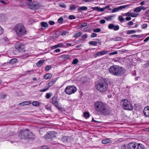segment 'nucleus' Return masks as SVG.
<instances>
[{
    "label": "nucleus",
    "mask_w": 149,
    "mask_h": 149,
    "mask_svg": "<svg viewBox=\"0 0 149 149\" xmlns=\"http://www.w3.org/2000/svg\"><path fill=\"white\" fill-rule=\"evenodd\" d=\"M94 109L97 113L104 115L109 114L110 112V107L106 104L100 101H96L93 104Z\"/></svg>",
    "instance_id": "obj_1"
},
{
    "label": "nucleus",
    "mask_w": 149,
    "mask_h": 149,
    "mask_svg": "<svg viewBox=\"0 0 149 149\" xmlns=\"http://www.w3.org/2000/svg\"><path fill=\"white\" fill-rule=\"evenodd\" d=\"M13 29L16 34L19 37H22L26 33V29L21 23L17 24L13 28Z\"/></svg>",
    "instance_id": "obj_2"
},
{
    "label": "nucleus",
    "mask_w": 149,
    "mask_h": 149,
    "mask_svg": "<svg viewBox=\"0 0 149 149\" xmlns=\"http://www.w3.org/2000/svg\"><path fill=\"white\" fill-rule=\"evenodd\" d=\"M95 88L100 92H104L107 90L108 84L104 80H100L95 83Z\"/></svg>",
    "instance_id": "obj_3"
},
{
    "label": "nucleus",
    "mask_w": 149,
    "mask_h": 149,
    "mask_svg": "<svg viewBox=\"0 0 149 149\" xmlns=\"http://www.w3.org/2000/svg\"><path fill=\"white\" fill-rule=\"evenodd\" d=\"M18 137L20 139H33L35 138V135L28 130H26L20 132Z\"/></svg>",
    "instance_id": "obj_4"
},
{
    "label": "nucleus",
    "mask_w": 149,
    "mask_h": 149,
    "mask_svg": "<svg viewBox=\"0 0 149 149\" xmlns=\"http://www.w3.org/2000/svg\"><path fill=\"white\" fill-rule=\"evenodd\" d=\"M110 73L114 75L121 76L124 73V70L122 68H120L112 65L109 69Z\"/></svg>",
    "instance_id": "obj_5"
},
{
    "label": "nucleus",
    "mask_w": 149,
    "mask_h": 149,
    "mask_svg": "<svg viewBox=\"0 0 149 149\" xmlns=\"http://www.w3.org/2000/svg\"><path fill=\"white\" fill-rule=\"evenodd\" d=\"M122 108L125 110L131 111L133 109V107L129 101L126 99L123 100L121 102Z\"/></svg>",
    "instance_id": "obj_6"
},
{
    "label": "nucleus",
    "mask_w": 149,
    "mask_h": 149,
    "mask_svg": "<svg viewBox=\"0 0 149 149\" xmlns=\"http://www.w3.org/2000/svg\"><path fill=\"white\" fill-rule=\"evenodd\" d=\"M52 103L53 105L58 109L61 110L62 108L59 105L58 103L59 100L56 97L54 96L52 97Z\"/></svg>",
    "instance_id": "obj_7"
},
{
    "label": "nucleus",
    "mask_w": 149,
    "mask_h": 149,
    "mask_svg": "<svg viewBox=\"0 0 149 149\" xmlns=\"http://www.w3.org/2000/svg\"><path fill=\"white\" fill-rule=\"evenodd\" d=\"M65 93L68 95H70L74 93V86H68L65 90Z\"/></svg>",
    "instance_id": "obj_8"
},
{
    "label": "nucleus",
    "mask_w": 149,
    "mask_h": 149,
    "mask_svg": "<svg viewBox=\"0 0 149 149\" xmlns=\"http://www.w3.org/2000/svg\"><path fill=\"white\" fill-rule=\"evenodd\" d=\"M15 47L17 50L20 52L25 51V46L23 43H16L15 45Z\"/></svg>",
    "instance_id": "obj_9"
},
{
    "label": "nucleus",
    "mask_w": 149,
    "mask_h": 149,
    "mask_svg": "<svg viewBox=\"0 0 149 149\" xmlns=\"http://www.w3.org/2000/svg\"><path fill=\"white\" fill-rule=\"evenodd\" d=\"M55 137V132L52 131L48 132L45 136V138L46 139H52Z\"/></svg>",
    "instance_id": "obj_10"
},
{
    "label": "nucleus",
    "mask_w": 149,
    "mask_h": 149,
    "mask_svg": "<svg viewBox=\"0 0 149 149\" xmlns=\"http://www.w3.org/2000/svg\"><path fill=\"white\" fill-rule=\"evenodd\" d=\"M58 47H66V46L64 44L62 43H59L54 46H52L51 47V49H53Z\"/></svg>",
    "instance_id": "obj_11"
},
{
    "label": "nucleus",
    "mask_w": 149,
    "mask_h": 149,
    "mask_svg": "<svg viewBox=\"0 0 149 149\" xmlns=\"http://www.w3.org/2000/svg\"><path fill=\"white\" fill-rule=\"evenodd\" d=\"M137 144V143L130 142L127 145L128 148L129 149H136Z\"/></svg>",
    "instance_id": "obj_12"
},
{
    "label": "nucleus",
    "mask_w": 149,
    "mask_h": 149,
    "mask_svg": "<svg viewBox=\"0 0 149 149\" xmlns=\"http://www.w3.org/2000/svg\"><path fill=\"white\" fill-rule=\"evenodd\" d=\"M108 28L110 29H113L114 31L118 30L119 27L118 25L115 26L112 24H110L108 26Z\"/></svg>",
    "instance_id": "obj_13"
},
{
    "label": "nucleus",
    "mask_w": 149,
    "mask_h": 149,
    "mask_svg": "<svg viewBox=\"0 0 149 149\" xmlns=\"http://www.w3.org/2000/svg\"><path fill=\"white\" fill-rule=\"evenodd\" d=\"M127 7V5L122 6L119 7L118 8H113L112 10V13H115L118 10H120L123 9H125Z\"/></svg>",
    "instance_id": "obj_14"
},
{
    "label": "nucleus",
    "mask_w": 149,
    "mask_h": 149,
    "mask_svg": "<svg viewBox=\"0 0 149 149\" xmlns=\"http://www.w3.org/2000/svg\"><path fill=\"white\" fill-rule=\"evenodd\" d=\"M107 53V51L98 52L95 54L94 56L96 58L98 56L104 55Z\"/></svg>",
    "instance_id": "obj_15"
},
{
    "label": "nucleus",
    "mask_w": 149,
    "mask_h": 149,
    "mask_svg": "<svg viewBox=\"0 0 149 149\" xmlns=\"http://www.w3.org/2000/svg\"><path fill=\"white\" fill-rule=\"evenodd\" d=\"M143 113L146 117H149V107H147L145 108Z\"/></svg>",
    "instance_id": "obj_16"
},
{
    "label": "nucleus",
    "mask_w": 149,
    "mask_h": 149,
    "mask_svg": "<svg viewBox=\"0 0 149 149\" xmlns=\"http://www.w3.org/2000/svg\"><path fill=\"white\" fill-rule=\"evenodd\" d=\"M70 139L69 136H64L62 137L61 140L63 142L65 143L69 141Z\"/></svg>",
    "instance_id": "obj_17"
},
{
    "label": "nucleus",
    "mask_w": 149,
    "mask_h": 149,
    "mask_svg": "<svg viewBox=\"0 0 149 149\" xmlns=\"http://www.w3.org/2000/svg\"><path fill=\"white\" fill-rule=\"evenodd\" d=\"M70 57V56L68 55L63 54L59 57V58H61L62 60H65L68 58Z\"/></svg>",
    "instance_id": "obj_18"
},
{
    "label": "nucleus",
    "mask_w": 149,
    "mask_h": 149,
    "mask_svg": "<svg viewBox=\"0 0 149 149\" xmlns=\"http://www.w3.org/2000/svg\"><path fill=\"white\" fill-rule=\"evenodd\" d=\"M52 74L50 73L46 74L44 76V78L46 79H49L52 77Z\"/></svg>",
    "instance_id": "obj_19"
},
{
    "label": "nucleus",
    "mask_w": 149,
    "mask_h": 149,
    "mask_svg": "<svg viewBox=\"0 0 149 149\" xmlns=\"http://www.w3.org/2000/svg\"><path fill=\"white\" fill-rule=\"evenodd\" d=\"M144 146L141 143H137L136 149H144Z\"/></svg>",
    "instance_id": "obj_20"
},
{
    "label": "nucleus",
    "mask_w": 149,
    "mask_h": 149,
    "mask_svg": "<svg viewBox=\"0 0 149 149\" xmlns=\"http://www.w3.org/2000/svg\"><path fill=\"white\" fill-rule=\"evenodd\" d=\"M115 17V15H109L104 17V18L106 20L109 21L111 20L113 17Z\"/></svg>",
    "instance_id": "obj_21"
},
{
    "label": "nucleus",
    "mask_w": 149,
    "mask_h": 149,
    "mask_svg": "<svg viewBox=\"0 0 149 149\" xmlns=\"http://www.w3.org/2000/svg\"><path fill=\"white\" fill-rule=\"evenodd\" d=\"M56 80H53L49 81L48 83V84L47 86L48 88H49V87L53 86Z\"/></svg>",
    "instance_id": "obj_22"
},
{
    "label": "nucleus",
    "mask_w": 149,
    "mask_h": 149,
    "mask_svg": "<svg viewBox=\"0 0 149 149\" xmlns=\"http://www.w3.org/2000/svg\"><path fill=\"white\" fill-rule=\"evenodd\" d=\"M44 60H40L36 63V65L38 67H40L44 62Z\"/></svg>",
    "instance_id": "obj_23"
},
{
    "label": "nucleus",
    "mask_w": 149,
    "mask_h": 149,
    "mask_svg": "<svg viewBox=\"0 0 149 149\" xmlns=\"http://www.w3.org/2000/svg\"><path fill=\"white\" fill-rule=\"evenodd\" d=\"M110 140L109 139H104L102 141V143L105 144L110 143Z\"/></svg>",
    "instance_id": "obj_24"
},
{
    "label": "nucleus",
    "mask_w": 149,
    "mask_h": 149,
    "mask_svg": "<svg viewBox=\"0 0 149 149\" xmlns=\"http://www.w3.org/2000/svg\"><path fill=\"white\" fill-rule=\"evenodd\" d=\"M142 7L140 6L134 9V11L135 12H139L142 10Z\"/></svg>",
    "instance_id": "obj_25"
},
{
    "label": "nucleus",
    "mask_w": 149,
    "mask_h": 149,
    "mask_svg": "<svg viewBox=\"0 0 149 149\" xmlns=\"http://www.w3.org/2000/svg\"><path fill=\"white\" fill-rule=\"evenodd\" d=\"M41 25L45 28H47L48 26V23L45 22H42L41 23Z\"/></svg>",
    "instance_id": "obj_26"
},
{
    "label": "nucleus",
    "mask_w": 149,
    "mask_h": 149,
    "mask_svg": "<svg viewBox=\"0 0 149 149\" xmlns=\"http://www.w3.org/2000/svg\"><path fill=\"white\" fill-rule=\"evenodd\" d=\"M87 10V8L86 6H82L79 7L78 8V10L79 11L83 10Z\"/></svg>",
    "instance_id": "obj_27"
},
{
    "label": "nucleus",
    "mask_w": 149,
    "mask_h": 149,
    "mask_svg": "<svg viewBox=\"0 0 149 149\" xmlns=\"http://www.w3.org/2000/svg\"><path fill=\"white\" fill-rule=\"evenodd\" d=\"M97 43H99V42L94 41H91L89 42V44L94 46H95L97 45Z\"/></svg>",
    "instance_id": "obj_28"
},
{
    "label": "nucleus",
    "mask_w": 149,
    "mask_h": 149,
    "mask_svg": "<svg viewBox=\"0 0 149 149\" xmlns=\"http://www.w3.org/2000/svg\"><path fill=\"white\" fill-rule=\"evenodd\" d=\"M52 93H48L46 94L45 97L47 99H49L52 96Z\"/></svg>",
    "instance_id": "obj_29"
},
{
    "label": "nucleus",
    "mask_w": 149,
    "mask_h": 149,
    "mask_svg": "<svg viewBox=\"0 0 149 149\" xmlns=\"http://www.w3.org/2000/svg\"><path fill=\"white\" fill-rule=\"evenodd\" d=\"M31 102L30 101L23 102L22 103L19 104H22V105H28L30 104Z\"/></svg>",
    "instance_id": "obj_30"
},
{
    "label": "nucleus",
    "mask_w": 149,
    "mask_h": 149,
    "mask_svg": "<svg viewBox=\"0 0 149 149\" xmlns=\"http://www.w3.org/2000/svg\"><path fill=\"white\" fill-rule=\"evenodd\" d=\"M52 67L51 65L46 66L45 68V70L46 71H48L52 68Z\"/></svg>",
    "instance_id": "obj_31"
},
{
    "label": "nucleus",
    "mask_w": 149,
    "mask_h": 149,
    "mask_svg": "<svg viewBox=\"0 0 149 149\" xmlns=\"http://www.w3.org/2000/svg\"><path fill=\"white\" fill-rule=\"evenodd\" d=\"M17 61V60L16 58H13L10 61L9 63H10L13 64L16 63Z\"/></svg>",
    "instance_id": "obj_32"
},
{
    "label": "nucleus",
    "mask_w": 149,
    "mask_h": 149,
    "mask_svg": "<svg viewBox=\"0 0 149 149\" xmlns=\"http://www.w3.org/2000/svg\"><path fill=\"white\" fill-rule=\"evenodd\" d=\"M118 19L121 22H123L125 20V19L121 16H120L118 17Z\"/></svg>",
    "instance_id": "obj_33"
},
{
    "label": "nucleus",
    "mask_w": 149,
    "mask_h": 149,
    "mask_svg": "<svg viewBox=\"0 0 149 149\" xmlns=\"http://www.w3.org/2000/svg\"><path fill=\"white\" fill-rule=\"evenodd\" d=\"M82 32H79L75 34V37H78L82 35Z\"/></svg>",
    "instance_id": "obj_34"
},
{
    "label": "nucleus",
    "mask_w": 149,
    "mask_h": 149,
    "mask_svg": "<svg viewBox=\"0 0 149 149\" xmlns=\"http://www.w3.org/2000/svg\"><path fill=\"white\" fill-rule=\"evenodd\" d=\"M32 104L33 105L35 106H37L39 105V103L37 101H36L33 102L32 103Z\"/></svg>",
    "instance_id": "obj_35"
},
{
    "label": "nucleus",
    "mask_w": 149,
    "mask_h": 149,
    "mask_svg": "<svg viewBox=\"0 0 149 149\" xmlns=\"http://www.w3.org/2000/svg\"><path fill=\"white\" fill-rule=\"evenodd\" d=\"M84 115L86 118H88L89 117V113L88 112H85L84 113Z\"/></svg>",
    "instance_id": "obj_36"
},
{
    "label": "nucleus",
    "mask_w": 149,
    "mask_h": 149,
    "mask_svg": "<svg viewBox=\"0 0 149 149\" xmlns=\"http://www.w3.org/2000/svg\"><path fill=\"white\" fill-rule=\"evenodd\" d=\"M87 25V23L84 22L81 24L79 26L80 28L84 27L86 26Z\"/></svg>",
    "instance_id": "obj_37"
},
{
    "label": "nucleus",
    "mask_w": 149,
    "mask_h": 149,
    "mask_svg": "<svg viewBox=\"0 0 149 149\" xmlns=\"http://www.w3.org/2000/svg\"><path fill=\"white\" fill-rule=\"evenodd\" d=\"M34 6L36 9H38L40 7L41 5L39 3H37L36 4H35L34 5Z\"/></svg>",
    "instance_id": "obj_38"
},
{
    "label": "nucleus",
    "mask_w": 149,
    "mask_h": 149,
    "mask_svg": "<svg viewBox=\"0 0 149 149\" xmlns=\"http://www.w3.org/2000/svg\"><path fill=\"white\" fill-rule=\"evenodd\" d=\"M83 30L85 32H89L90 30V29L89 27L88 26L84 28Z\"/></svg>",
    "instance_id": "obj_39"
},
{
    "label": "nucleus",
    "mask_w": 149,
    "mask_h": 149,
    "mask_svg": "<svg viewBox=\"0 0 149 149\" xmlns=\"http://www.w3.org/2000/svg\"><path fill=\"white\" fill-rule=\"evenodd\" d=\"M101 31V29L100 28H97L95 29H94L93 31L94 32H99Z\"/></svg>",
    "instance_id": "obj_40"
},
{
    "label": "nucleus",
    "mask_w": 149,
    "mask_h": 149,
    "mask_svg": "<svg viewBox=\"0 0 149 149\" xmlns=\"http://www.w3.org/2000/svg\"><path fill=\"white\" fill-rule=\"evenodd\" d=\"M139 15V14L137 13H132V17H136Z\"/></svg>",
    "instance_id": "obj_41"
},
{
    "label": "nucleus",
    "mask_w": 149,
    "mask_h": 149,
    "mask_svg": "<svg viewBox=\"0 0 149 149\" xmlns=\"http://www.w3.org/2000/svg\"><path fill=\"white\" fill-rule=\"evenodd\" d=\"M136 32V31L134 30H129L127 31V33L128 34H131Z\"/></svg>",
    "instance_id": "obj_42"
},
{
    "label": "nucleus",
    "mask_w": 149,
    "mask_h": 149,
    "mask_svg": "<svg viewBox=\"0 0 149 149\" xmlns=\"http://www.w3.org/2000/svg\"><path fill=\"white\" fill-rule=\"evenodd\" d=\"M121 40V38L119 37H117L115 38L114 39V40L116 41H119Z\"/></svg>",
    "instance_id": "obj_43"
},
{
    "label": "nucleus",
    "mask_w": 149,
    "mask_h": 149,
    "mask_svg": "<svg viewBox=\"0 0 149 149\" xmlns=\"http://www.w3.org/2000/svg\"><path fill=\"white\" fill-rule=\"evenodd\" d=\"M67 33V32L65 31H63L61 33V35L62 36H65Z\"/></svg>",
    "instance_id": "obj_44"
},
{
    "label": "nucleus",
    "mask_w": 149,
    "mask_h": 149,
    "mask_svg": "<svg viewBox=\"0 0 149 149\" xmlns=\"http://www.w3.org/2000/svg\"><path fill=\"white\" fill-rule=\"evenodd\" d=\"M125 15L127 17H132V13L127 12L125 14Z\"/></svg>",
    "instance_id": "obj_45"
},
{
    "label": "nucleus",
    "mask_w": 149,
    "mask_h": 149,
    "mask_svg": "<svg viewBox=\"0 0 149 149\" xmlns=\"http://www.w3.org/2000/svg\"><path fill=\"white\" fill-rule=\"evenodd\" d=\"M47 87L46 88H45L44 89H43L42 90H40V92H45L47 91L49 89Z\"/></svg>",
    "instance_id": "obj_46"
},
{
    "label": "nucleus",
    "mask_w": 149,
    "mask_h": 149,
    "mask_svg": "<svg viewBox=\"0 0 149 149\" xmlns=\"http://www.w3.org/2000/svg\"><path fill=\"white\" fill-rule=\"evenodd\" d=\"M60 51H61L60 49L58 48V49H56L54 51H53V53H54L56 52H60Z\"/></svg>",
    "instance_id": "obj_47"
},
{
    "label": "nucleus",
    "mask_w": 149,
    "mask_h": 149,
    "mask_svg": "<svg viewBox=\"0 0 149 149\" xmlns=\"http://www.w3.org/2000/svg\"><path fill=\"white\" fill-rule=\"evenodd\" d=\"M97 34L95 33H92L91 36L92 38H95L97 36Z\"/></svg>",
    "instance_id": "obj_48"
},
{
    "label": "nucleus",
    "mask_w": 149,
    "mask_h": 149,
    "mask_svg": "<svg viewBox=\"0 0 149 149\" xmlns=\"http://www.w3.org/2000/svg\"><path fill=\"white\" fill-rule=\"evenodd\" d=\"M133 22L132 21H130L127 23V24L128 26H132L133 24Z\"/></svg>",
    "instance_id": "obj_49"
},
{
    "label": "nucleus",
    "mask_w": 149,
    "mask_h": 149,
    "mask_svg": "<svg viewBox=\"0 0 149 149\" xmlns=\"http://www.w3.org/2000/svg\"><path fill=\"white\" fill-rule=\"evenodd\" d=\"M147 26V24H144L142 25L141 28L143 29H144L146 28Z\"/></svg>",
    "instance_id": "obj_50"
},
{
    "label": "nucleus",
    "mask_w": 149,
    "mask_h": 149,
    "mask_svg": "<svg viewBox=\"0 0 149 149\" xmlns=\"http://www.w3.org/2000/svg\"><path fill=\"white\" fill-rule=\"evenodd\" d=\"M104 10V9L103 8H100V7H98L97 11H103Z\"/></svg>",
    "instance_id": "obj_51"
},
{
    "label": "nucleus",
    "mask_w": 149,
    "mask_h": 149,
    "mask_svg": "<svg viewBox=\"0 0 149 149\" xmlns=\"http://www.w3.org/2000/svg\"><path fill=\"white\" fill-rule=\"evenodd\" d=\"M39 149H49V148L46 146L41 147Z\"/></svg>",
    "instance_id": "obj_52"
},
{
    "label": "nucleus",
    "mask_w": 149,
    "mask_h": 149,
    "mask_svg": "<svg viewBox=\"0 0 149 149\" xmlns=\"http://www.w3.org/2000/svg\"><path fill=\"white\" fill-rule=\"evenodd\" d=\"M87 35L86 34H85L82 36L81 38L83 40H85L87 38Z\"/></svg>",
    "instance_id": "obj_53"
},
{
    "label": "nucleus",
    "mask_w": 149,
    "mask_h": 149,
    "mask_svg": "<svg viewBox=\"0 0 149 149\" xmlns=\"http://www.w3.org/2000/svg\"><path fill=\"white\" fill-rule=\"evenodd\" d=\"M3 33V29L0 26V35L2 34Z\"/></svg>",
    "instance_id": "obj_54"
},
{
    "label": "nucleus",
    "mask_w": 149,
    "mask_h": 149,
    "mask_svg": "<svg viewBox=\"0 0 149 149\" xmlns=\"http://www.w3.org/2000/svg\"><path fill=\"white\" fill-rule=\"evenodd\" d=\"M69 18L70 19H74V16L72 15H69Z\"/></svg>",
    "instance_id": "obj_55"
},
{
    "label": "nucleus",
    "mask_w": 149,
    "mask_h": 149,
    "mask_svg": "<svg viewBox=\"0 0 149 149\" xmlns=\"http://www.w3.org/2000/svg\"><path fill=\"white\" fill-rule=\"evenodd\" d=\"M63 21V19L62 17H60L58 20V21L59 22H62Z\"/></svg>",
    "instance_id": "obj_56"
},
{
    "label": "nucleus",
    "mask_w": 149,
    "mask_h": 149,
    "mask_svg": "<svg viewBox=\"0 0 149 149\" xmlns=\"http://www.w3.org/2000/svg\"><path fill=\"white\" fill-rule=\"evenodd\" d=\"M49 23L50 25H54V24L55 22L53 21H49Z\"/></svg>",
    "instance_id": "obj_57"
},
{
    "label": "nucleus",
    "mask_w": 149,
    "mask_h": 149,
    "mask_svg": "<svg viewBox=\"0 0 149 149\" xmlns=\"http://www.w3.org/2000/svg\"><path fill=\"white\" fill-rule=\"evenodd\" d=\"M6 96V95L5 94H2L1 95V97L3 99L5 98Z\"/></svg>",
    "instance_id": "obj_58"
},
{
    "label": "nucleus",
    "mask_w": 149,
    "mask_h": 149,
    "mask_svg": "<svg viewBox=\"0 0 149 149\" xmlns=\"http://www.w3.org/2000/svg\"><path fill=\"white\" fill-rule=\"evenodd\" d=\"M105 20L104 19H102L100 20V22L101 24H104L105 22Z\"/></svg>",
    "instance_id": "obj_59"
},
{
    "label": "nucleus",
    "mask_w": 149,
    "mask_h": 149,
    "mask_svg": "<svg viewBox=\"0 0 149 149\" xmlns=\"http://www.w3.org/2000/svg\"><path fill=\"white\" fill-rule=\"evenodd\" d=\"M91 9H93L94 10H97H97L98 9V7H91Z\"/></svg>",
    "instance_id": "obj_60"
},
{
    "label": "nucleus",
    "mask_w": 149,
    "mask_h": 149,
    "mask_svg": "<svg viewBox=\"0 0 149 149\" xmlns=\"http://www.w3.org/2000/svg\"><path fill=\"white\" fill-rule=\"evenodd\" d=\"M123 141V139L122 138H120L117 141L118 143H120Z\"/></svg>",
    "instance_id": "obj_61"
},
{
    "label": "nucleus",
    "mask_w": 149,
    "mask_h": 149,
    "mask_svg": "<svg viewBox=\"0 0 149 149\" xmlns=\"http://www.w3.org/2000/svg\"><path fill=\"white\" fill-rule=\"evenodd\" d=\"M131 19V18L130 17H126L125 18V20L127 21H129Z\"/></svg>",
    "instance_id": "obj_62"
},
{
    "label": "nucleus",
    "mask_w": 149,
    "mask_h": 149,
    "mask_svg": "<svg viewBox=\"0 0 149 149\" xmlns=\"http://www.w3.org/2000/svg\"><path fill=\"white\" fill-rule=\"evenodd\" d=\"M117 54V51H115L113 52H112L110 54V55H114L116 54Z\"/></svg>",
    "instance_id": "obj_63"
},
{
    "label": "nucleus",
    "mask_w": 149,
    "mask_h": 149,
    "mask_svg": "<svg viewBox=\"0 0 149 149\" xmlns=\"http://www.w3.org/2000/svg\"><path fill=\"white\" fill-rule=\"evenodd\" d=\"M60 6L63 8H65L66 7V6L64 4H60Z\"/></svg>",
    "instance_id": "obj_64"
}]
</instances>
